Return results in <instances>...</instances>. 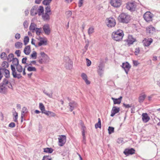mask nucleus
<instances>
[{
  "label": "nucleus",
  "instance_id": "obj_15",
  "mask_svg": "<svg viewBox=\"0 0 160 160\" xmlns=\"http://www.w3.org/2000/svg\"><path fill=\"white\" fill-rule=\"evenodd\" d=\"M14 66L13 65H11V69L12 71V75L14 78L19 79L20 78V74H17Z\"/></svg>",
  "mask_w": 160,
  "mask_h": 160
},
{
  "label": "nucleus",
  "instance_id": "obj_58",
  "mask_svg": "<svg viewBox=\"0 0 160 160\" xmlns=\"http://www.w3.org/2000/svg\"><path fill=\"white\" fill-rule=\"evenodd\" d=\"M35 40H34L33 38H32V39L31 44L34 45L36 48H37L38 46L35 44Z\"/></svg>",
  "mask_w": 160,
  "mask_h": 160
},
{
  "label": "nucleus",
  "instance_id": "obj_55",
  "mask_svg": "<svg viewBox=\"0 0 160 160\" xmlns=\"http://www.w3.org/2000/svg\"><path fill=\"white\" fill-rule=\"evenodd\" d=\"M66 14L67 17L69 18L71 16L72 14V12L71 11H68L66 12Z\"/></svg>",
  "mask_w": 160,
  "mask_h": 160
},
{
  "label": "nucleus",
  "instance_id": "obj_2",
  "mask_svg": "<svg viewBox=\"0 0 160 160\" xmlns=\"http://www.w3.org/2000/svg\"><path fill=\"white\" fill-rule=\"evenodd\" d=\"M118 19L121 22L127 23L130 20V17L127 13H122L119 15Z\"/></svg>",
  "mask_w": 160,
  "mask_h": 160
},
{
  "label": "nucleus",
  "instance_id": "obj_4",
  "mask_svg": "<svg viewBox=\"0 0 160 160\" xmlns=\"http://www.w3.org/2000/svg\"><path fill=\"white\" fill-rule=\"evenodd\" d=\"M64 60L66 62L65 66L66 68L70 69L72 68L73 62L68 57H65L64 58Z\"/></svg>",
  "mask_w": 160,
  "mask_h": 160
},
{
  "label": "nucleus",
  "instance_id": "obj_53",
  "mask_svg": "<svg viewBox=\"0 0 160 160\" xmlns=\"http://www.w3.org/2000/svg\"><path fill=\"white\" fill-rule=\"evenodd\" d=\"M28 22L27 20H25L23 23V25L25 28H27L28 27Z\"/></svg>",
  "mask_w": 160,
  "mask_h": 160
},
{
  "label": "nucleus",
  "instance_id": "obj_48",
  "mask_svg": "<svg viewBox=\"0 0 160 160\" xmlns=\"http://www.w3.org/2000/svg\"><path fill=\"white\" fill-rule=\"evenodd\" d=\"M37 53L35 51H33L31 55V57L33 59L37 58Z\"/></svg>",
  "mask_w": 160,
  "mask_h": 160
},
{
  "label": "nucleus",
  "instance_id": "obj_50",
  "mask_svg": "<svg viewBox=\"0 0 160 160\" xmlns=\"http://www.w3.org/2000/svg\"><path fill=\"white\" fill-rule=\"evenodd\" d=\"M42 160H52V158L49 156H44Z\"/></svg>",
  "mask_w": 160,
  "mask_h": 160
},
{
  "label": "nucleus",
  "instance_id": "obj_43",
  "mask_svg": "<svg viewBox=\"0 0 160 160\" xmlns=\"http://www.w3.org/2000/svg\"><path fill=\"white\" fill-rule=\"evenodd\" d=\"M114 128L112 127L109 126L108 128V130L109 134H112L114 132Z\"/></svg>",
  "mask_w": 160,
  "mask_h": 160
},
{
  "label": "nucleus",
  "instance_id": "obj_30",
  "mask_svg": "<svg viewBox=\"0 0 160 160\" xmlns=\"http://www.w3.org/2000/svg\"><path fill=\"white\" fill-rule=\"evenodd\" d=\"M37 25L34 22H32L29 27V29L34 32L36 29Z\"/></svg>",
  "mask_w": 160,
  "mask_h": 160
},
{
  "label": "nucleus",
  "instance_id": "obj_14",
  "mask_svg": "<svg viewBox=\"0 0 160 160\" xmlns=\"http://www.w3.org/2000/svg\"><path fill=\"white\" fill-rule=\"evenodd\" d=\"M37 39L39 41L38 43V46H40L43 45H47V41L45 40L44 38L39 36H38V37L37 38Z\"/></svg>",
  "mask_w": 160,
  "mask_h": 160
},
{
  "label": "nucleus",
  "instance_id": "obj_62",
  "mask_svg": "<svg viewBox=\"0 0 160 160\" xmlns=\"http://www.w3.org/2000/svg\"><path fill=\"white\" fill-rule=\"evenodd\" d=\"M83 0H79L78 2V6L79 7H81L83 4Z\"/></svg>",
  "mask_w": 160,
  "mask_h": 160
},
{
  "label": "nucleus",
  "instance_id": "obj_41",
  "mask_svg": "<svg viewBox=\"0 0 160 160\" xmlns=\"http://www.w3.org/2000/svg\"><path fill=\"white\" fill-rule=\"evenodd\" d=\"M45 13L51 14L50 7V6H48L46 7L45 8Z\"/></svg>",
  "mask_w": 160,
  "mask_h": 160
},
{
  "label": "nucleus",
  "instance_id": "obj_34",
  "mask_svg": "<svg viewBox=\"0 0 160 160\" xmlns=\"http://www.w3.org/2000/svg\"><path fill=\"white\" fill-rule=\"evenodd\" d=\"M12 61L13 65L16 67L19 64V60L18 58H13Z\"/></svg>",
  "mask_w": 160,
  "mask_h": 160
},
{
  "label": "nucleus",
  "instance_id": "obj_12",
  "mask_svg": "<svg viewBox=\"0 0 160 160\" xmlns=\"http://www.w3.org/2000/svg\"><path fill=\"white\" fill-rule=\"evenodd\" d=\"M135 150L133 148H126L123 152V153L126 155L128 156L130 155H132L135 153Z\"/></svg>",
  "mask_w": 160,
  "mask_h": 160
},
{
  "label": "nucleus",
  "instance_id": "obj_38",
  "mask_svg": "<svg viewBox=\"0 0 160 160\" xmlns=\"http://www.w3.org/2000/svg\"><path fill=\"white\" fill-rule=\"evenodd\" d=\"M146 97L145 95L140 96L138 98L139 102L140 103L142 102Z\"/></svg>",
  "mask_w": 160,
  "mask_h": 160
},
{
  "label": "nucleus",
  "instance_id": "obj_11",
  "mask_svg": "<svg viewBox=\"0 0 160 160\" xmlns=\"http://www.w3.org/2000/svg\"><path fill=\"white\" fill-rule=\"evenodd\" d=\"M125 41L127 42V45L128 46H130L136 41V39L133 37L132 35H129L128 36V39L126 40Z\"/></svg>",
  "mask_w": 160,
  "mask_h": 160
},
{
  "label": "nucleus",
  "instance_id": "obj_9",
  "mask_svg": "<svg viewBox=\"0 0 160 160\" xmlns=\"http://www.w3.org/2000/svg\"><path fill=\"white\" fill-rule=\"evenodd\" d=\"M153 40L151 38H145L142 41V43L145 47H148L152 42Z\"/></svg>",
  "mask_w": 160,
  "mask_h": 160
},
{
  "label": "nucleus",
  "instance_id": "obj_54",
  "mask_svg": "<svg viewBox=\"0 0 160 160\" xmlns=\"http://www.w3.org/2000/svg\"><path fill=\"white\" fill-rule=\"evenodd\" d=\"M81 76L83 79L84 80L87 78V75L84 73H82V74Z\"/></svg>",
  "mask_w": 160,
  "mask_h": 160
},
{
  "label": "nucleus",
  "instance_id": "obj_46",
  "mask_svg": "<svg viewBox=\"0 0 160 160\" xmlns=\"http://www.w3.org/2000/svg\"><path fill=\"white\" fill-rule=\"evenodd\" d=\"M41 30L42 28H36V29L35 30L36 34L38 35H40L41 33Z\"/></svg>",
  "mask_w": 160,
  "mask_h": 160
},
{
  "label": "nucleus",
  "instance_id": "obj_13",
  "mask_svg": "<svg viewBox=\"0 0 160 160\" xmlns=\"http://www.w3.org/2000/svg\"><path fill=\"white\" fill-rule=\"evenodd\" d=\"M111 5L115 7H118L121 5V0H111Z\"/></svg>",
  "mask_w": 160,
  "mask_h": 160
},
{
  "label": "nucleus",
  "instance_id": "obj_59",
  "mask_svg": "<svg viewBox=\"0 0 160 160\" xmlns=\"http://www.w3.org/2000/svg\"><path fill=\"white\" fill-rule=\"evenodd\" d=\"M15 124L13 122H11L8 125V127L10 128H13L15 127Z\"/></svg>",
  "mask_w": 160,
  "mask_h": 160
},
{
  "label": "nucleus",
  "instance_id": "obj_51",
  "mask_svg": "<svg viewBox=\"0 0 160 160\" xmlns=\"http://www.w3.org/2000/svg\"><path fill=\"white\" fill-rule=\"evenodd\" d=\"M93 32L94 28L92 27H91L89 28L88 33L89 35L92 33Z\"/></svg>",
  "mask_w": 160,
  "mask_h": 160
},
{
  "label": "nucleus",
  "instance_id": "obj_42",
  "mask_svg": "<svg viewBox=\"0 0 160 160\" xmlns=\"http://www.w3.org/2000/svg\"><path fill=\"white\" fill-rule=\"evenodd\" d=\"M2 66L3 68H6L8 67L9 65L8 63L6 61H4L2 64Z\"/></svg>",
  "mask_w": 160,
  "mask_h": 160
},
{
  "label": "nucleus",
  "instance_id": "obj_57",
  "mask_svg": "<svg viewBox=\"0 0 160 160\" xmlns=\"http://www.w3.org/2000/svg\"><path fill=\"white\" fill-rule=\"evenodd\" d=\"M86 61L87 62V65L88 66H90L91 64V61L88 58L86 59Z\"/></svg>",
  "mask_w": 160,
  "mask_h": 160
},
{
  "label": "nucleus",
  "instance_id": "obj_27",
  "mask_svg": "<svg viewBox=\"0 0 160 160\" xmlns=\"http://www.w3.org/2000/svg\"><path fill=\"white\" fill-rule=\"evenodd\" d=\"M31 48L30 45H28L25 47L24 50V52L27 55H29L31 52Z\"/></svg>",
  "mask_w": 160,
  "mask_h": 160
},
{
  "label": "nucleus",
  "instance_id": "obj_28",
  "mask_svg": "<svg viewBox=\"0 0 160 160\" xmlns=\"http://www.w3.org/2000/svg\"><path fill=\"white\" fill-rule=\"evenodd\" d=\"M44 8L43 6H40L38 7V13L39 16L42 15L44 13Z\"/></svg>",
  "mask_w": 160,
  "mask_h": 160
},
{
  "label": "nucleus",
  "instance_id": "obj_8",
  "mask_svg": "<svg viewBox=\"0 0 160 160\" xmlns=\"http://www.w3.org/2000/svg\"><path fill=\"white\" fill-rule=\"evenodd\" d=\"M115 24V20L114 18H109L108 19L107 25L108 27L112 28L114 27Z\"/></svg>",
  "mask_w": 160,
  "mask_h": 160
},
{
  "label": "nucleus",
  "instance_id": "obj_49",
  "mask_svg": "<svg viewBox=\"0 0 160 160\" xmlns=\"http://www.w3.org/2000/svg\"><path fill=\"white\" fill-rule=\"evenodd\" d=\"M52 0H44L42 2L43 4L45 5H48L52 1Z\"/></svg>",
  "mask_w": 160,
  "mask_h": 160
},
{
  "label": "nucleus",
  "instance_id": "obj_24",
  "mask_svg": "<svg viewBox=\"0 0 160 160\" xmlns=\"http://www.w3.org/2000/svg\"><path fill=\"white\" fill-rule=\"evenodd\" d=\"M111 98L112 99L113 101V103L114 104H120L121 102L122 97V96H120L118 98Z\"/></svg>",
  "mask_w": 160,
  "mask_h": 160
},
{
  "label": "nucleus",
  "instance_id": "obj_52",
  "mask_svg": "<svg viewBox=\"0 0 160 160\" xmlns=\"http://www.w3.org/2000/svg\"><path fill=\"white\" fill-rule=\"evenodd\" d=\"M38 61L40 64L44 63V60H43V58H42L41 56L38 58Z\"/></svg>",
  "mask_w": 160,
  "mask_h": 160
},
{
  "label": "nucleus",
  "instance_id": "obj_7",
  "mask_svg": "<svg viewBox=\"0 0 160 160\" xmlns=\"http://www.w3.org/2000/svg\"><path fill=\"white\" fill-rule=\"evenodd\" d=\"M59 146H62L65 143L66 141V137L64 135L60 136L58 138Z\"/></svg>",
  "mask_w": 160,
  "mask_h": 160
},
{
  "label": "nucleus",
  "instance_id": "obj_19",
  "mask_svg": "<svg viewBox=\"0 0 160 160\" xmlns=\"http://www.w3.org/2000/svg\"><path fill=\"white\" fill-rule=\"evenodd\" d=\"M38 6L36 5L33 6L32 8L30 14L32 16H35L38 14Z\"/></svg>",
  "mask_w": 160,
  "mask_h": 160
},
{
  "label": "nucleus",
  "instance_id": "obj_25",
  "mask_svg": "<svg viewBox=\"0 0 160 160\" xmlns=\"http://www.w3.org/2000/svg\"><path fill=\"white\" fill-rule=\"evenodd\" d=\"M51 14H49V13H43L42 15V19L44 21H47L49 20L50 19V15Z\"/></svg>",
  "mask_w": 160,
  "mask_h": 160
},
{
  "label": "nucleus",
  "instance_id": "obj_45",
  "mask_svg": "<svg viewBox=\"0 0 160 160\" xmlns=\"http://www.w3.org/2000/svg\"><path fill=\"white\" fill-rule=\"evenodd\" d=\"M1 58L3 60H5L7 58V55L5 52H2L0 55Z\"/></svg>",
  "mask_w": 160,
  "mask_h": 160
},
{
  "label": "nucleus",
  "instance_id": "obj_39",
  "mask_svg": "<svg viewBox=\"0 0 160 160\" xmlns=\"http://www.w3.org/2000/svg\"><path fill=\"white\" fill-rule=\"evenodd\" d=\"M43 92L45 94L48 96L50 98H52V97L53 92L52 90L51 91V92L49 93H48L45 90H44L43 91Z\"/></svg>",
  "mask_w": 160,
  "mask_h": 160
},
{
  "label": "nucleus",
  "instance_id": "obj_40",
  "mask_svg": "<svg viewBox=\"0 0 160 160\" xmlns=\"http://www.w3.org/2000/svg\"><path fill=\"white\" fill-rule=\"evenodd\" d=\"M83 128V129L82 131V142L83 143L85 144L86 143V140H85V131L84 130V128Z\"/></svg>",
  "mask_w": 160,
  "mask_h": 160
},
{
  "label": "nucleus",
  "instance_id": "obj_22",
  "mask_svg": "<svg viewBox=\"0 0 160 160\" xmlns=\"http://www.w3.org/2000/svg\"><path fill=\"white\" fill-rule=\"evenodd\" d=\"M70 110L72 112L74 109V108L77 106V103L74 101H72L69 103Z\"/></svg>",
  "mask_w": 160,
  "mask_h": 160
},
{
  "label": "nucleus",
  "instance_id": "obj_16",
  "mask_svg": "<svg viewBox=\"0 0 160 160\" xmlns=\"http://www.w3.org/2000/svg\"><path fill=\"white\" fill-rule=\"evenodd\" d=\"M42 29L46 34L48 35L50 34L51 30L48 24L44 25L42 27Z\"/></svg>",
  "mask_w": 160,
  "mask_h": 160
},
{
  "label": "nucleus",
  "instance_id": "obj_32",
  "mask_svg": "<svg viewBox=\"0 0 160 160\" xmlns=\"http://www.w3.org/2000/svg\"><path fill=\"white\" fill-rule=\"evenodd\" d=\"M4 71L5 73V76L6 78H8L10 77V72L9 71L5 68H2V70Z\"/></svg>",
  "mask_w": 160,
  "mask_h": 160
},
{
  "label": "nucleus",
  "instance_id": "obj_23",
  "mask_svg": "<svg viewBox=\"0 0 160 160\" xmlns=\"http://www.w3.org/2000/svg\"><path fill=\"white\" fill-rule=\"evenodd\" d=\"M7 86L0 84V93L5 94L7 92Z\"/></svg>",
  "mask_w": 160,
  "mask_h": 160
},
{
  "label": "nucleus",
  "instance_id": "obj_3",
  "mask_svg": "<svg viewBox=\"0 0 160 160\" xmlns=\"http://www.w3.org/2000/svg\"><path fill=\"white\" fill-rule=\"evenodd\" d=\"M105 67V65L102 62H100L99 65L97 68V72L98 74L101 77H102L104 73V69Z\"/></svg>",
  "mask_w": 160,
  "mask_h": 160
},
{
  "label": "nucleus",
  "instance_id": "obj_37",
  "mask_svg": "<svg viewBox=\"0 0 160 160\" xmlns=\"http://www.w3.org/2000/svg\"><path fill=\"white\" fill-rule=\"evenodd\" d=\"M9 82L7 78H5L3 79L2 82L0 83V84L7 86Z\"/></svg>",
  "mask_w": 160,
  "mask_h": 160
},
{
  "label": "nucleus",
  "instance_id": "obj_18",
  "mask_svg": "<svg viewBox=\"0 0 160 160\" xmlns=\"http://www.w3.org/2000/svg\"><path fill=\"white\" fill-rule=\"evenodd\" d=\"M142 119L144 122L146 123L150 120V118L147 113H143L142 114Z\"/></svg>",
  "mask_w": 160,
  "mask_h": 160
},
{
  "label": "nucleus",
  "instance_id": "obj_1",
  "mask_svg": "<svg viewBox=\"0 0 160 160\" xmlns=\"http://www.w3.org/2000/svg\"><path fill=\"white\" fill-rule=\"evenodd\" d=\"M124 36V33L122 30L119 29L113 32L112 34V38L117 41L121 40Z\"/></svg>",
  "mask_w": 160,
  "mask_h": 160
},
{
  "label": "nucleus",
  "instance_id": "obj_60",
  "mask_svg": "<svg viewBox=\"0 0 160 160\" xmlns=\"http://www.w3.org/2000/svg\"><path fill=\"white\" fill-rule=\"evenodd\" d=\"M95 127L96 128H101V124L100 123V124H99L98 123V122L97 123L95 124Z\"/></svg>",
  "mask_w": 160,
  "mask_h": 160
},
{
  "label": "nucleus",
  "instance_id": "obj_56",
  "mask_svg": "<svg viewBox=\"0 0 160 160\" xmlns=\"http://www.w3.org/2000/svg\"><path fill=\"white\" fill-rule=\"evenodd\" d=\"M140 50L139 48H136L134 52V53L135 55H138L140 52Z\"/></svg>",
  "mask_w": 160,
  "mask_h": 160
},
{
  "label": "nucleus",
  "instance_id": "obj_35",
  "mask_svg": "<svg viewBox=\"0 0 160 160\" xmlns=\"http://www.w3.org/2000/svg\"><path fill=\"white\" fill-rule=\"evenodd\" d=\"M14 54L12 53H10L8 55L7 58L8 61V62H11L12 60V58H14Z\"/></svg>",
  "mask_w": 160,
  "mask_h": 160
},
{
  "label": "nucleus",
  "instance_id": "obj_47",
  "mask_svg": "<svg viewBox=\"0 0 160 160\" xmlns=\"http://www.w3.org/2000/svg\"><path fill=\"white\" fill-rule=\"evenodd\" d=\"M27 70L28 71H36V69L34 67L29 66Z\"/></svg>",
  "mask_w": 160,
  "mask_h": 160
},
{
  "label": "nucleus",
  "instance_id": "obj_6",
  "mask_svg": "<svg viewBox=\"0 0 160 160\" xmlns=\"http://www.w3.org/2000/svg\"><path fill=\"white\" fill-rule=\"evenodd\" d=\"M121 67L124 69L126 73L128 74L131 68V65L128 62H126L123 63L121 65Z\"/></svg>",
  "mask_w": 160,
  "mask_h": 160
},
{
  "label": "nucleus",
  "instance_id": "obj_63",
  "mask_svg": "<svg viewBox=\"0 0 160 160\" xmlns=\"http://www.w3.org/2000/svg\"><path fill=\"white\" fill-rule=\"evenodd\" d=\"M15 38L16 39H19L20 38V34L18 33H16L15 36Z\"/></svg>",
  "mask_w": 160,
  "mask_h": 160
},
{
  "label": "nucleus",
  "instance_id": "obj_10",
  "mask_svg": "<svg viewBox=\"0 0 160 160\" xmlns=\"http://www.w3.org/2000/svg\"><path fill=\"white\" fill-rule=\"evenodd\" d=\"M136 7V5L134 2H128L126 5V8L130 10H134Z\"/></svg>",
  "mask_w": 160,
  "mask_h": 160
},
{
  "label": "nucleus",
  "instance_id": "obj_31",
  "mask_svg": "<svg viewBox=\"0 0 160 160\" xmlns=\"http://www.w3.org/2000/svg\"><path fill=\"white\" fill-rule=\"evenodd\" d=\"M28 112V110L27 109V108L25 107H24L22 109V115L21 116V118H22V119L21 120V122H22V118L24 116L25 114L26 113H27Z\"/></svg>",
  "mask_w": 160,
  "mask_h": 160
},
{
  "label": "nucleus",
  "instance_id": "obj_21",
  "mask_svg": "<svg viewBox=\"0 0 160 160\" xmlns=\"http://www.w3.org/2000/svg\"><path fill=\"white\" fill-rule=\"evenodd\" d=\"M155 28L152 26H149L146 28V32L148 34L151 35L155 32Z\"/></svg>",
  "mask_w": 160,
  "mask_h": 160
},
{
  "label": "nucleus",
  "instance_id": "obj_29",
  "mask_svg": "<svg viewBox=\"0 0 160 160\" xmlns=\"http://www.w3.org/2000/svg\"><path fill=\"white\" fill-rule=\"evenodd\" d=\"M43 113L50 117H54L55 116V114L54 113L48 111H47L46 110L45 112H43Z\"/></svg>",
  "mask_w": 160,
  "mask_h": 160
},
{
  "label": "nucleus",
  "instance_id": "obj_64",
  "mask_svg": "<svg viewBox=\"0 0 160 160\" xmlns=\"http://www.w3.org/2000/svg\"><path fill=\"white\" fill-rule=\"evenodd\" d=\"M15 54L17 55L18 57L20 56V50H16L15 52Z\"/></svg>",
  "mask_w": 160,
  "mask_h": 160
},
{
  "label": "nucleus",
  "instance_id": "obj_26",
  "mask_svg": "<svg viewBox=\"0 0 160 160\" xmlns=\"http://www.w3.org/2000/svg\"><path fill=\"white\" fill-rule=\"evenodd\" d=\"M12 112L13 113V120L14 122H18V113L16 112L14 108H13Z\"/></svg>",
  "mask_w": 160,
  "mask_h": 160
},
{
  "label": "nucleus",
  "instance_id": "obj_61",
  "mask_svg": "<svg viewBox=\"0 0 160 160\" xmlns=\"http://www.w3.org/2000/svg\"><path fill=\"white\" fill-rule=\"evenodd\" d=\"M15 46L17 48H19L20 47V42H18L15 43Z\"/></svg>",
  "mask_w": 160,
  "mask_h": 160
},
{
  "label": "nucleus",
  "instance_id": "obj_33",
  "mask_svg": "<svg viewBox=\"0 0 160 160\" xmlns=\"http://www.w3.org/2000/svg\"><path fill=\"white\" fill-rule=\"evenodd\" d=\"M53 149L52 148H47L43 149V152L49 153H51L53 151Z\"/></svg>",
  "mask_w": 160,
  "mask_h": 160
},
{
  "label": "nucleus",
  "instance_id": "obj_5",
  "mask_svg": "<svg viewBox=\"0 0 160 160\" xmlns=\"http://www.w3.org/2000/svg\"><path fill=\"white\" fill-rule=\"evenodd\" d=\"M154 15L150 12H147L143 15L144 20L147 22H149L152 21V18Z\"/></svg>",
  "mask_w": 160,
  "mask_h": 160
},
{
  "label": "nucleus",
  "instance_id": "obj_20",
  "mask_svg": "<svg viewBox=\"0 0 160 160\" xmlns=\"http://www.w3.org/2000/svg\"><path fill=\"white\" fill-rule=\"evenodd\" d=\"M40 54L43 58L44 63L48 62L49 61V57L44 52H41L40 53Z\"/></svg>",
  "mask_w": 160,
  "mask_h": 160
},
{
  "label": "nucleus",
  "instance_id": "obj_44",
  "mask_svg": "<svg viewBox=\"0 0 160 160\" xmlns=\"http://www.w3.org/2000/svg\"><path fill=\"white\" fill-rule=\"evenodd\" d=\"M29 41V38L28 36H26L25 37L24 39V43L25 45H27Z\"/></svg>",
  "mask_w": 160,
  "mask_h": 160
},
{
  "label": "nucleus",
  "instance_id": "obj_17",
  "mask_svg": "<svg viewBox=\"0 0 160 160\" xmlns=\"http://www.w3.org/2000/svg\"><path fill=\"white\" fill-rule=\"evenodd\" d=\"M120 110V109L119 107L113 106L111 111L110 116L112 117H113Z\"/></svg>",
  "mask_w": 160,
  "mask_h": 160
},
{
  "label": "nucleus",
  "instance_id": "obj_36",
  "mask_svg": "<svg viewBox=\"0 0 160 160\" xmlns=\"http://www.w3.org/2000/svg\"><path fill=\"white\" fill-rule=\"evenodd\" d=\"M39 108L42 111V113H43V112H45L46 111V110L45 109V107L43 104L42 103H40L39 104Z\"/></svg>",
  "mask_w": 160,
  "mask_h": 160
}]
</instances>
